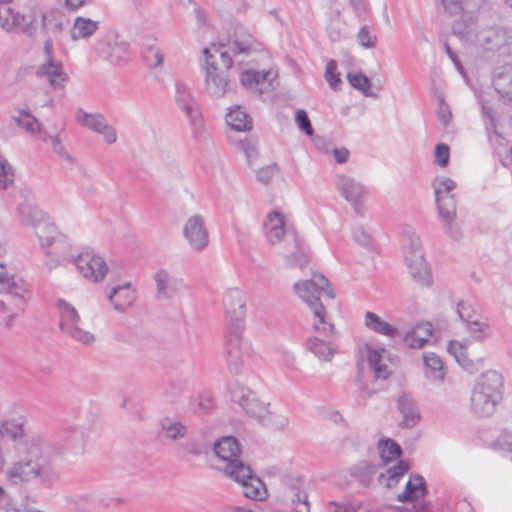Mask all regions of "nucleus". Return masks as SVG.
<instances>
[{"label": "nucleus", "instance_id": "1", "mask_svg": "<svg viewBox=\"0 0 512 512\" xmlns=\"http://www.w3.org/2000/svg\"><path fill=\"white\" fill-rule=\"evenodd\" d=\"M205 88L213 98H221L232 90L230 71L233 67L232 55L225 49V44H213L204 48Z\"/></svg>", "mask_w": 512, "mask_h": 512}, {"label": "nucleus", "instance_id": "2", "mask_svg": "<svg viewBox=\"0 0 512 512\" xmlns=\"http://www.w3.org/2000/svg\"><path fill=\"white\" fill-rule=\"evenodd\" d=\"M264 230L268 241L273 245L279 243L283 236L287 234L288 240H291L292 243V249H288L285 255L289 265L304 268L309 263L308 247L295 231L288 230L286 232L284 217L280 212L273 211L267 215Z\"/></svg>", "mask_w": 512, "mask_h": 512}, {"label": "nucleus", "instance_id": "3", "mask_svg": "<svg viewBox=\"0 0 512 512\" xmlns=\"http://www.w3.org/2000/svg\"><path fill=\"white\" fill-rule=\"evenodd\" d=\"M483 0H441V4L449 15L461 13V20L452 25V33L463 43L472 45L477 33L473 13L481 6Z\"/></svg>", "mask_w": 512, "mask_h": 512}, {"label": "nucleus", "instance_id": "4", "mask_svg": "<svg viewBox=\"0 0 512 512\" xmlns=\"http://www.w3.org/2000/svg\"><path fill=\"white\" fill-rule=\"evenodd\" d=\"M327 285L328 279L322 274L315 273L312 279L296 282L294 291L311 308L314 317L322 325V331L332 333L333 324L325 321L326 310L320 302L322 289Z\"/></svg>", "mask_w": 512, "mask_h": 512}, {"label": "nucleus", "instance_id": "5", "mask_svg": "<svg viewBox=\"0 0 512 512\" xmlns=\"http://www.w3.org/2000/svg\"><path fill=\"white\" fill-rule=\"evenodd\" d=\"M0 310H24L29 291L23 279L9 276L4 264L0 263Z\"/></svg>", "mask_w": 512, "mask_h": 512}, {"label": "nucleus", "instance_id": "6", "mask_svg": "<svg viewBox=\"0 0 512 512\" xmlns=\"http://www.w3.org/2000/svg\"><path fill=\"white\" fill-rule=\"evenodd\" d=\"M472 45L483 52L509 56L512 54V27H489L477 31Z\"/></svg>", "mask_w": 512, "mask_h": 512}, {"label": "nucleus", "instance_id": "7", "mask_svg": "<svg viewBox=\"0 0 512 512\" xmlns=\"http://www.w3.org/2000/svg\"><path fill=\"white\" fill-rule=\"evenodd\" d=\"M17 211L23 224L35 228V235L38 237L41 246L49 247L54 240L56 227L44 221L43 211L26 201L18 206Z\"/></svg>", "mask_w": 512, "mask_h": 512}, {"label": "nucleus", "instance_id": "8", "mask_svg": "<svg viewBox=\"0 0 512 512\" xmlns=\"http://www.w3.org/2000/svg\"><path fill=\"white\" fill-rule=\"evenodd\" d=\"M25 425L26 419L23 416L5 420L0 425V436L22 445L29 455L38 457L41 454L40 442L42 439L38 436H29Z\"/></svg>", "mask_w": 512, "mask_h": 512}, {"label": "nucleus", "instance_id": "9", "mask_svg": "<svg viewBox=\"0 0 512 512\" xmlns=\"http://www.w3.org/2000/svg\"><path fill=\"white\" fill-rule=\"evenodd\" d=\"M57 307L61 316L60 329L64 334L85 345L92 344L95 341L92 333L78 326L80 316L71 304L60 299L57 302Z\"/></svg>", "mask_w": 512, "mask_h": 512}, {"label": "nucleus", "instance_id": "10", "mask_svg": "<svg viewBox=\"0 0 512 512\" xmlns=\"http://www.w3.org/2000/svg\"><path fill=\"white\" fill-rule=\"evenodd\" d=\"M29 460L20 461L13 465L8 475L11 479L19 481H31L38 479L41 483L50 485L57 479V474L48 466H41L34 462V456L30 455ZM40 455L38 456V458ZM37 459V457H35Z\"/></svg>", "mask_w": 512, "mask_h": 512}, {"label": "nucleus", "instance_id": "11", "mask_svg": "<svg viewBox=\"0 0 512 512\" xmlns=\"http://www.w3.org/2000/svg\"><path fill=\"white\" fill-rule=\"evenodd\" d=\"M228 469L229 477L241 484L245 497L256 501H262L266 498L267 490L264 483L259 477L253 475L249 465H230Z\"/></svg>", "mask_w": 512, "mask_h": 512}, {"label": "nucleus", "instance_id": "12", "mask_svg": "<svg viewBox=\"0 0 512 512\" xmlns=\"http://www.w3.org/2000/svg\"><path fill=\"white\" fill-rule=\"evenodd\" d=\"M174 89V100L178 108L186 115L194 127H200L202 125V116L191 88L182 80H176Z\"/></svg>", "mask_w": 512, "mask_h": 512}, {"label": "nucleus", "instance_id": "13", "mask_svg": "<svg viewBox=\"0 0 512 512\" xmlns=\"http://www.w3.org/2000/svg\"><path fill=\"white\" fill-rule=\"evenodd\" d=\"M223 304L227 315V330H243L245 300L242 292L238 289L229 290L224 295Z\"/></svg>", "mask_w": 512, "mask_h": 512}, {"label": "nucleus", "instance_id": "14", "mask_svg": "<svg viewBox=\"0 0 512 512\" xmlns=\"http://www.w3.org/2000/svg\"><path fill=\"white\" fill-rule=\"evenodd\" d=\"M33 22L31 15L21 14L8 5L0 6V26L6 32L18 30L32 38L35 36Z\"/></svg>", "mask_w": 512, "mask_h": 512}, {"label": "nucleus", "instance_id": "15", "mask_svg": "<svg viewBox=\"0 0 512 512\" xmlns=\"http://www.w3.org/2000/svg\"><path fill=\"white\" fill-rule=\"evenodd\" d=\"M231 398L243 408L247 415L258 421L267 414L268 404L261 402L249 388L236 384L231 389Z\"/></svg>", "mask_w": 512, "mask_h": 512}, {"label": "nucleus", "instance_id": "16", "mask_svg": "<svg viewBox=\"0 0 512 512\" xmlns=\"http://www.w3.org/2000/svg\"><path fill=\"white\" fill-rule=\"evenodd\" d=\"M242 332L243 330H227L225 334L224 354L228 368L233 374H239L242 371Z\"/></svg>", "mask_w": 512, "mask_h": 512}, {"label": "nucleus", "instance_id": "17", "mask_svg": "<svg viewBox=\"0 0 512 512\" xmlns=\"http://www.w3.org/2000/svg\"><path fill=\"white\" fill-rule=\"evenodd\" d=\"M74 264L83 277L93 281H102L108 272L105 261L89 252L81 253L74 259Z\"/></svg>", "mask_w": 512, "mask_h": 512}, {"label": "nucleus", "instance_id": "18", "mask_svg": "<svg viewBox=\"0 0 512 512\" xmlns=\"http://www.w3.org/2000/svg\"><path fill=\"white\" fill-rule=\"evenodd\" d=\"M183 236L193 250H204L209 243V234L204 218L198 214L189 217L183 228Z\"/></svg>", "mask_w": 512, "mask_h": 512}, {"label": "nucleus", "instance_id": "19", "mask_svg": "<svg viewBox=\"0 0 512 512\" xmlns=\"http://www.w3.org/2000/svg\"><path fill=\"white\" fill-rule=\"evenodd\" d=\"M313 327L316 332L320 335L329 337V339L321 338L319 336L310 337L307 340V349L320 360L330 361L338 350V346L333 340L334 331L332 333L329 331L324 333L322 331V325L319 324V320L314 323Z\"/></svg>", "mask_w": 512, "mask_h": 512}, {"label": "nucleus", "instance_id": "20", "mask_svg": "<svg viewBox=\"0 0 512 512\" xmlns=\"http://www.w3.org/2000/svg\"><path fill=\"white\" fill-rule=\"evenodd\" d=\"M215 455L222 461L227 462L224 472L229 476L230 465L237 466L238 464H245L239 459L240 444L233 436H223L218 439L213 445Z\"/></svg>", "mask_w": 512, "mask_h": 512}, {"label": "nucleus", "instance_id": "21", "mask_svg": "<svg viewBox=\"0 0 512 512\" xmlns=\"http://www.w3.org/2000/svg\"><path fill=\"white\" fill-rule=\"evenodd\" d=\"M336 185L344 199L351 203L355 211L359 213L358 207H362L361 198L366 193L365 186L344 174L336 175Z\"/></svg>", "mask_w": 512, "mask_h": 512}, {"label": "nucleus", "instance_id": "22", "mask_svg": "<svg viewBox=\"0 0 512 512\" xmlns=\"http://www.w3.org/2000/svg\"><path fill=\"white\" fill-rule=\"evenodd\" d=\"M473 391L488 394L494 398L503 397V377L495 370H488L477 379Z\"/></svg>", "mask_w": 512, "mask_h": 512}, {"label": "nucleus", "instance_id": "23", "mask_svg": "<svg viewBox=\"0 0 512 512\" xmlns=\"http://www.w3.org/2000/svg\"><path fill=\"white\" fill-rule=\"evenodd\" d=\"M227 45H225V48ZM255 40L253 36L242 26L237 25L234 28L233 34L230 35L228 40L229 53L233 55L237 54H249L251 51H256Z\"/></svg>", "mask_w": 512, "mask_h": 512}, {"label": "nucleus", "instance_id": "24", "mask_svg": "<svg viewBox=\"0 0 512 512\" xmlns=\"http://www.w3.org/2000/svg\"><path fill=\"white\" fill-rule=\"evenodd\" d=\"M44 37H57L69 24L67 16L60 10L53 9L44 12L41 16Z\"/></svg>", "mask_w": 512, "mask_h": 512}, {"label": "nucleus", "instance_id": "25", "mask_svg": "<svg viewBox=\"0 0 512 512\" xmlns=\"http://www.w3.org/2000/svg\"><path fill=\"white\" fill-rule=\"evenodd\" d=\"M36 75L46 77L49 84L54 88H62L68 80L67 74L63 71L62 62L56 59L44 60L38 67Z\"/></svg>", "mask_w": 512, "mask_h": 512}, {"label": "nucleus", "instance_id": "26", "mask_svg": "<svg viewBox=\"0 0 512 512\" xmlns=\"http://www.w3.org/2000/svg\"><path fill=\"white\" fill-rule=\"evenodd\" d=\"M397 409L402 414L403 419L400 423L402 428H413L421 419L416 401L407 393L399 396Z\"/></svg>", "mask_w": 512, "mask_h": 512}, {"label": "nucleus", "instance_id": "27", "mask_svg": "<svg viewBox=\"0 0 512 512\" xmlns=\"http://www.w3.org/2000/svg\"><path fill=\"white\" fill-rule=\"evenodd\" d=\"M493 86L505 103H512V64L498 68L493 76Z\"/></svg>", "mask_w": 512, "mask_h": 512}, {"label": "nucleus", "instance_id": "28", "mask_svg": "<svg viewBox=\"0 0 512 512\" xmlns=\"http://www.w3.org/2000/svg\"><path fill=\"white\" fill-rule=\"evenodd\" d=\"M427 494L428 488L424 477L419 474H413L407 481L404 491L397 496V500L402 503L415 502Z\"/></svg>", "mask_w": 512, "mask_h": 512}, {"label": "nucleus", "instance_id": "29", "mask_svg": "<svg viewBox=\"0 0 512 512\" xmlns=\"http://www.w3.org/2000/svg\"><path fill=\"white\" fill-rule=\"evenodd\" d=\"M108 299L115 310L123 312L133 305L136 295L130 283H125L124 285L113 287L108 294Z\"/></svg>", "mask_w": 512, "mask_h": 512}, {"label": "nucleus", "instance_id": "30", "mask_svg": "<svg viewBox=\"0 0 512 512\" xmlns=\"http://www.w3.org/2000/svg\"><path fill=\"white\" fill-rule=\"evenodd\" d=\"M502 399L494 398L491 395L483 394L472 390L471 394V410L474 414L480 417H488L492 415L496 406Z\"/></svg>", "mask_w": 512, "mask_h": 512}, {"label": "nucleus", "instance_id": "31", "mask_svg": "<svg viewBox=\"0 0 512 512\" xmlns=\"http://www.w3.org/2000/svg\"><path fill=\"white\" fill-rule=\"evenodd\" d=\"M154 281L156 283V298L158 300L170 299L177 291V279L164 269H160L155 273Z\"/></svg>", "mask_w": 512, "mask_h": 512}, {"label": "nucleus", "instance_id": "32", "mask_svg": "<svg viewBox=\"0 0 512 512\" xmlns=\"http://www.w3.org/2000/svg\"><path fill=\"white\" fill-rule=\"evenodd\" d=\"M271 74V71L260 73L254 70H246L241 73L240 82L245 88L255 90L259 94H262L263 88L261 86L266 84L272 86V80L269 78Z\"/></svg>", "mask_w": 512, "mask_h": 512}, {"label": "nucleus", "instance_id": "33", "mask_svg": "<svg viewBox=\"0 0 512 512\" xmlns=\"http://www.w3.org/2000/svg\"><path fill=\"white\" fill-rule=\"evenodd\" d=\"M432 335V325L429 322L417 324L403 338L405 344L410 348H422Z\"/></svg>", "mask_w": 512, "mask_h": 512}, {"label": "nucleus", "instance_id": "34", "mask_svg": "<svg viewBox=\"0 0 512 512\" xmlns=\"http://www.w3.org/2000/svg\"><path fill=\"white\" fill-rule=\"evenodd\" d=\"M407 265L411 276L422 286L430 285V271L423 254H417L416 258H408Z\"/></svg>", "mask_w": 512, "mask_h": 512}, {"label": "nucleus", "instance_id": "35", "mask_svg": "<svg viewBox=\"0 0 512 512\" xmlns=\"http://www.w3.org/2000/svg\"><path fill=\"white\" fill-rule=\"evenodd\" d=\"M159 425L165 438L172 441L183 439L188 432V428L181 421L172 417L162 418Z\"/></svg>", "mask_w": 512, "mask_h": 512}, {"label": "nucleus", "instance_id": "36", "mask_svg": "<svg viewBox=\"0 0 512 512\" xmlns=\"http://www.w3.org/2000/svg\"><path fill=\"white\" fill-rule=\"evenodd\" d=\"M365 326L375 333L385 335L391 338L399 336V331L388 322L382 320L377 314L373 312H366Z\"/></svg>", "mask_w": 512, "mask_h": 512}, {"label": "nucleus", "instance_id": "37", "mask_svg": "<svg viewBox=\"0 0 512 512\" xmlns=\"http://www.w3.org/2000/svg\"><path fill=\"white\" fill-rule=\"evenodd\" d=\"M227 124L236 131H248L252 129L251 117L240 107L230 109L226 115Z\"/></svg>", "mask_w": 512, "mask_h": 512}, {"label": "nucleus", "instance_id": "38", "mask_svg": "<svg viewBox=\"0 0 512 512\" xmlns=\"http://www.w3.org/2000/svg\"><path fill=\"white\" fill-rule=\"evenodd\" d=\"M436 205L437 211L440 218L445 220H455L457 216L456 201L451 194L441 195L440 191H437Z\"/></svg>", "mask_w": 512, "mask_h": 512}, {"label": "nucleus", "instance_id": "39", "mask_svg": "<svg viewBox=\"0 0 512 512\" xmlns=\"http://www.w3.org/2000/svg\"><path fill=\"white\" fill-rule=\"evenodd\" d=\"M423 360L426 377L431 381H442L445 374L441 358L435 353H425Z\"/></svg>", "mask_w": 512, "mask_h": 512}, {"label": "nucleus", "instance_id": "40", "mask_svg": "<svg viewBox=\"0 0 512 512\" xmlns=\"http://www.w3.org/2000/svg\"><path fill=\"white\" fill-rule=\"evenodd\" d=\"M98 29V22L89 18L77 17L71 29V38L73 40L85 39L91 37Z\"/></svg>", "mask_w": 512, "mask_h": 512}, {"label": "nucleus", "instance_id": "41", "mask_svg": "<svg viewBox=\"0 0 512 512\" xmlns=\"http://www.w3.org/2000/svg\"><path fill=\"white\" fill-rule=\"evenodd\" d=\"M410 464L407 460H399L398 463L387 470L388 477L381 474L378 478L379 483H384L385 486L391 488L395 486L400 478L409 471Z\"/></svg>", "mask_w": 512, "mask_h": 512}, {"label": "nucleus", "instance_id": "42", "mask_svg": "<svg viewBox=\"0 0 512 512\" xmlns=\"http://www.w3.org/2000/svg\"><path fill=\"white\" fill-rule=\"evenodd\" d=\"M76 120L83 127H86L94 132L100 131L101 127L107 122L104 115L100 113H87L82 108L76 112Z\"/></svg>", "mask_w": 512, "mask_h": 512}, {"label": "nucleus", "instance_id": "43", "mask_svg": "<svg viewBox=\"0 0 512 512\" xmlns=\"http://www.w3.org/2000/svg\"><path fill=\"white\" fill-rule=\"evenodd\" d=\"M346 78L350 85L360 91L366 97L377 98L378 95L371 91L372 83L370 79L362 72H348Z\"/></svg>", "mask_w": 512, "mask_h": 512}, {"label": "nucleus", "instance_id": "44", "mask_svg": "<svg viewBox=\"0 0 512 512\" xmlns=\"http://www.w3.org/2000/svg\"><path fill=\"white\" fill-rule=\"evenodd\" d=\"M128 49L129 44L124 40H120L116 35L113 38L111 49L109 50V53L107 52L104 60L109 61L113 65H119L126 60Z\"/></svg>", "mask_w": 512, "mask_h": 512}, {"label": "nucleus", "instance_id": "45", "mask_svg": "<svg viewBox=\"0 0 512 512\" xmlns=\"http://www.w3.org/2000/svg\"><path fill=\"white\" fill-rule=\"evenodd\" d=\"M380 457L384 462H391L402 455L401 446L392 439H382L379 441Z\"/></svg>", "mask_w": 512, "mask_h": 512}, {"label": "nucleus", "instance_id": "46", "mask_svg": "<svg viewBox=\"0 0 512 512\" xmlns=\"http://www.w3.org/2000/svg\"><path fill=\"white\" fill-rule=\"evenodd\" d=\"M259 422L262 423L266 427L281 430L288 426L289 419L284 414L269 412L267 410V414L264 416V418L259 420Z\"/></svg>", "mask_w": 512, "mask_h": 512}, {"label": "nucleus", "instance_id": "47", "mask_svg": "<svg viewBox=\"0 0 512 512\" xmlns=\"http://www.w3.org/2000/svg\"><path fill=\"white\" fill-rule=\"evenodd\" d=\"M466 325V328L469 332L473 333L476 340H483L485 338L491 337L490 333V325L487 322H481L478 320V317L469 321Z\"/></svg>", "mask_w": 512, "mask_h": 512}, {"label": "nucleus", "instance_id": "48", "mask_svg": "<svg viewBox=\"0 0 512 512\" xmlns=\"http://www.w3.org/2000/svg\"><path fill=\"white\" fill-rule=\"evenodd\" d=\"M14 182L13 168L0 154V189H7Z\"/></svg>", "mask_w": 512, "mask_h": 512}, {"label": "nucleus", "instance_id": "49", "mask_svg": "<svg viewBox=\"0 0 512 512\" xmlns=\"http://www.w3.org/2000/svg\"><path fill=\"white\" fill-rule=\"evenodd\" d=\"M14 182L13 168L0 154V189H7Z\"/></svg>", "mask_w": 512, "mask_h": 512}, {"label": "nucleus", "instance_id": "50", "mask_svg": "<svg viewBox=\"0 0 512 512\" xmlns=\"http://www.w3.org/2000/svg\"><path fill=\"white\" fill-rule=\"evenodd\" d=\"M237 148L245 154L249 165H252V161L258 158L257 141L252 138L240 140Z\"/></svg>", "mask_w": 512, "mask_h": 512}, {"label": "nucleus", "instance_id": "51", "mask_svg": "<svg viewBox=\"0 0 512 512\" xmlns=\"http://www.w3.org/2000/svg\"><path fill=\"white\" fill-rule=\"evenodd\" d=\"M457 314L460 320L465 324L478 317L476 308L467 301H460L457 304Z\"/></svg>", "mask_w": 512, "mask_h": 512}, {"label": "nucleus", "instance_id": "52", "mask_svg": "<svg viewBox=\"0 0 512 512\" xmlns=\"http://www.w3.org/2000/svg\"><path fill=\"white\" fill-rule=\"evenodd\" d=\"M357 39L359 45L366 49H371L376 46L377 36L372 32L369 26H363L360 28Z\"/></svg>", "mask_w": 512, "mask_h": 512}, {"label": "nucleus", "instance_id": "53", "mask_svg": "<svg viewBox=\"0 0 512 512\" xmlns=\"http://www.w3.org/2000/svg\"><path fill=\"white\" fill-rule=\"evenodd\" d=\"M448 352L453 355L456 361L463 367H466L469 360L466 356V347L457 341H450L448 345Z\"/></svg>", "mask_w": 512, "mask_h": 512}, {"label": "nucleus", "instance_id": "54", "mask_svg": "<svg viewBox=\"0 0 512 512\" xmlns=\"http://www.w3.org/2000/svg\"><path fill=\"white\" fill-rule=\"evenodd\" d=\"M325 79L333 90H336L341 84L340 74L337 72V62L335 60H330L327 63Z\"/></svg>", "mask_w": 512, "mask_h": 512}, {"label": "nucleus", "instance_id": "55", "mask_svg": "<svg viewBox=\"0 0 512 512\" xmlns=\"http://www.w3.org/2000/svg\"><path fill=\"white\" fill-rule=\"evenodd\" d=\"M295 122L299 130L304 132L307 136H313L314 130L312 128L308 113L305 110L299 109L296 111Z\"/></svg>", "mask_w": 512, "mask_h": 512}, {"label": "nucleus", "instance_id": "56", "mask_svg": "<svg viewBox=\"0 0 512 512\" xmlns=\"http://www.w3.org/2000/svg\"><path fill=\"white\" fill-rule=\"evenodd\" d=\"M144 59L150 67H161L164 60V54L159 48L151 46L146 50Z\"/></svg>", "mask_w": 512, "mask_h": 512}, {"label": "nucleus", "instance_id": "57", "mask_svg": "<svg viewBox=\"0 0 512 512\" xmlns=\"http://www.w3.org/2000/svg\"><path fill=\"white\" fill-rule=\"evenodd\" d=\"M450 148L447 144L439 143L435 147V163L440 167H446L449 163Z\"/></svg>", "mask_w": 512, "mask_h": 512}, {"label": "nucleus", "instance_id": "58", "mask_svg": "<svg viewBox=\"0 0 512 512\" xmlns=\"http://www.w3.org/2000/svg\"><path fill=\"white\" fill-rule=\"evenodd\" d=\"M408 241L409 247L408 251L405 253L406 261H408V258H416L417 254H423L419 236H417L415 233H412L408 236Z\"/></svg>", "mask_w": 512, "mask_h": 512}, {"label": "nucleus", "instance_id": "59", "mask_svg": "<svg viewBox=\"0 0 512 512\" xmlns=\"http://www.w3.org/2000/svg\"><path fill=\"white\" fill-rule=\"evenodd\" d=\"M278 172L277 164L273 163L266 167H262L256 172V178L262 184H268L274 175Z\"/></svg>", "mask_w": 512, "mask_h": 512}, {"label": "nucleus", "instance_id": "60", "mask_svg": "<svg viewBox=\"0 0 512 512\" xmlns=\"http://www.w3.org/2000/svg\"><path fill=\"white\" fill-rule=\"evenodd\" d=\"M84 437H85L84 431L80 430L76 426L66 427L62 431V439L65 441L78 443V442L82 441L84 439Z\"/></svg>", "mask_w": 512, "mask_h": 512}, {"label": "nucleus", "instance_id": "61", "mask_svg": "<svg viewBox=\"0 0 512 512\" xmlns=\"http://www.w3.org/2000/svg\"><path fill=\"white\" fill-rule=\"evenodd\" d=\"M444 229L447 235L454 241H460L463 238V231L459 224L455 222V220H445L443 221Z\"/></svg>", "mask_w": 512, "mask_h": 512}, {"label": "nucleus", "instance_id": "62", "mask_svg": "<svg viewBox=\"0 0 512 512\" xmlns=\"http://www.w3.org/2000/svg\"><path fill=\"white\" fill-rule=\"evenodd\" d=\"M455 182L450 178H442L436 179L433 182V187L435 190V197H437V191H440L441 195L450 194V192L455 188Z\"/></svg>", "mask_w": 512, "mask_h": 512}, {"label": "nucleus", "instance_id": "63", "mask_svg": "<svg viewBox=\"0 0 512 512\" xmlns=\"http://www.w3.org/2000/svg\"><path fill=\"white\" fill-rule=\"evenodd\" d=\"M113 44V39L109 36L105 38L98 39L94 43V50L98 54V56L102 59H105L107 52L109 53V50L111 49V46Z\"/></svg>", "mask_w": 512, "mask_h": 512}, {"label": "nucleus", "instance_id": "64", "mask_svg": "<svg viewBox=\"0 0 512 512\" xmlns=\"http://www.w3.org/2000/svg\"><path fill=\"white\" fill-rule=\"evenodd\" d=\"M328 505L330 507V512H357L360 507V505L356 503H339L336 501H330Z\"/></svg>", "mask_w": 512, "mask_h": 512}]
</instances>
